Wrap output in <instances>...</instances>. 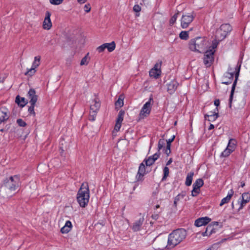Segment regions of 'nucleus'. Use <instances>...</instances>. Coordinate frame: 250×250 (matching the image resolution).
<instances>
[{"label":"nucleus","mask_w":250,"mask_h":250,"mask_svg":"<svg viewBox=\"0 0 250 250\" xmlns=\"http://www.w3.org/2000/svg\"><path fill=\"white\" fill-rule=\"evenodd\" d=\"M187 232L185 229H179L174 230L168 236L167 246L170 248H173L181 243L185 239Z\"/></svg>","instance_id":"f257e3e1"},{"label":"nucleus","mask_w":250,"mask_h":250,"mask_svg":"<svg viewBox=\"0 0 250 250\" xmlns=\"http://www.w3.org/2000/svg\"><path fill=\"white\" fill-rule=\"evenodd\" d=\"M208 45V41L204 38L197 37L189 41L188 47L190 50L201 53Z\"/></svg>","instance_id":"f03ea898"},{"label":"nucleus","mask_w":250,"mask_h":250,"mask_svg":"<svg viewBox=\"0 0 250 250\" xmlns=\"http://www.w3.org/2000/svg\"><path fill=\"white\" fill-rule=\"evenodd\" d=\"M77 199L81 207L84 208L87 205L89 199V190L87 183L82 184L77 193Z\"/></svg>","instance_id":"7ed1b4c3"},{"label":"nucleus","mask_w":250,"mask_h":250,"mask_svg":"<svg viewBox=\"0 0 250 250\" xmlns=\"http://www.w3.org/2000/svg\"><path fill=\"white\" fill-rule=\"evenodd\" d=\"M231 30L232 28L230 24L228 23L222 24L216 32V39L219 42L222 41Z\"/></svg>","instance_id":"20e7f679"},{"label":"nucleus","mask_w":250,"mask_h":250,"mask_svg":"<svg viewBox=\"0 0 250 250\" xmlns=\"http://www.w3.org/2000/svg\"><path fill=\"white\" fill-rule=\"evenodd\" d=\"M153 99L150 98L148 102H147L143 106L141 109L139 116L138 121H140L149 116L150 113L151 109V101Z\"/></svg>","instance_id":"39448f33"},{"label":"nucleus","mask_w":250,"mask_h":250,"mask_svg":"<svg viewBox=\"0 0 250 250\" xmlns=\"http://www.w3.org/2000/svg\"><path fill=\"white\" fill-rule=\"evenodd\" d=\"M195 16L193 13H189L188 14L182 16L181 20V25L183 28H187L189 24L193 21Z\"/></svg>","instance_id":"423d86ee"},{"label":"nucleus","mask_w":250,"mask_h":250,"mask_svg":"<svg viewBox=\"0 0 250 250\" xmlns=\"http://www.w3.org/2000/svg\"><path fill=\"white\" fill-rule=\"evenodd\" d=\"M214 51L213 49L206 51L203 58L204 63L207 67H209L214 61Z\"/></svg>","instance_id":"0eeeda50"},{"label":"nucleus","mask_w":250,"mask_h":250,"mask_svg":"<svg viewBox=\"0 0 250 250\" xmlns=\"http://www.w3.org/2000/svg\"><path fill=\"white\" fill-rule=\"evenodd\" d=\"M19 179L15 176L11 177L6 182V186L11 191H14L19 187Z\"/></svg>","instance_id":"6e6552de"},{"label":"nucleus","mask_w":250,"mask_h":250,"mask_svg":"<svg viewBox=\"0 0 250 250\" xmlns=\"http://www.w3.org/2000/svg\"><path fill=\"white\" fill-rule=\"evenodd\" d=\"M41 58L40 56H37L34 57V61L32 63V67L27 70L25 73V75H33L35 74L36 72L35 69L40 64Z\"/></svg>","instance_id":"1a4fd4ad"},{"label":"nucleus","mask_w":250,"mask_h":250,"mask_svg":"<svg viewBox=\"0 0 250 250\" xmlns=\"http://www.w3.org/2000/svg\"><path fill=\"white\" fill-rule=\"evenodd\" d=\"M124 115V111L120 110L119 111L117 118L116 119V123L114 127V130H116V131H118L121 128L122 123L123 121Z\"/></svg>","instance_id":"9d476101"},{"label":"nucleus","mask_w":250,"mask_h":250,"mask_svg":"<svg viewBox=\"0 0 250 250\" xmlns=\"http://www.w3.org/2000/svg\"><path fill=\"white\" fill-rule=\"evenodd\" d=\"M51 13L47 11L45 13V17L43 22V28L45 30H49L52 27V22L50 20Z\"/></svg>","instance_id":"9b49d317"},{"label":"nucleus","mask_w":250,"mask_h":250,"mask_svg":"<svg viewBox=\"0 0 250 250\" xmlns=\"http://www.w3.org/2000/svg\"><path fill=\"white\" fill-rule=\"evenodd\" d=\"M27 97L29 99L31 104H35L38 100V96L36 94V91L34 89H30L28 92Z\"/></svg>","instance_id":"f8f14e48"},{"label":"nucleus","mask_w":250,"mask_h":250,"mask_svg":"<svg viewBox=\"0 0 250 250\" xmlns=\"http://www.w3.org/2000/svg\"><path fill=\"white\" fill-rule=\"evenodd\" d=\"M9 118V113L5 108H0V124L7 120Z\"/></svg>","instance_id":"ddd939ff"},{"label":"nucleus","mask_w":250,"mask_h":250,"mask_svg":"<svg viewBox=\"0 0 250 250\" xmlns=\"http://www.w3.org/2000/svg\"><path fill=\"white\" fill-rule=\"evenodd\" d=\"M240 68V65H239L238 66L237 69L236 68L235 79V81H234V82L233 83L232 86L231 93H230V98H229V107H231V101H232V99L234 89L235 88V86H236V84L237 83V79H238V78L239 76Z\"/></svg>","instance_id":"4468645a"},{"label":"nucleus","mask_w":250,"mask_h":250,"mask_svg":"<svg viewBox=\"0 0 250 250\" xmlns=\"http://www.w3.org/2000/svg\"><path fill=\"white\" fill-rule=\"evenodd\" d=\"M101 103L98 98L96 97L91 102L90 109L91 111H98L100 107Z\"/></svg>","instance_id":"2eb2a0df"},{"label":"nucleus","mask_w":250,"mask_h":250,"mask_svg":"<svg viewBox=\"0 0 250 250\" xmlns=\"http://www.w3.org/2000/svg\"><path fill=\"white\" fill-rule=\"evenodd\" d=\"M178 85V83L175 80L172 81L167 84V91L170 93H173L177 89Z\"/></svg>","instance_id":"dca6fc26"},{"label":"nucleus","mask_w":250,"mask_h":250,"mask_svg":"<svg viewBox=\"0 0 250 250\" xmlns=\"http://www.w3.org/2000/svg\"><path fill=\"white\" fill-rule=\"evenodd\" d=\"M146 172V168L145 165L141 163L139 166L138 173L136 175L137 180H141Z\"/></svg>","instance_id":"f3484780"},{"label":"nucleus","mask_w":250,"mask_h":250,"mask_svg":"<svg viewBox=\"0 0 250 250\" xmlns=\"http://www.w3.org/2000/svg\"><path fill=\"white\" fill-rule=\"evenodd\" d=\"M159 157V154L155 153L152 156L149 157L147 159L145 160L146 165L147 166H150L154 164L155 161Z\"/></svg>","instance_id":"a211bd4d"},{"label":"nucleus","mask_w":250,"mask_h":250,"mask_svg":"<svg viewBox=\"0 0 250 250\" xmlns=\"http://www.w3.org/2000/svg\"><path fill=\"white\" fill-rule=\"evenodd\" d=\"M222 226V224L219 223L218 222H213L207 227V229H211V232H215L216 229L221 228Z\"/></svg>","instance_id":"6ab92c4d"},{"label":"nucleus","mask_w":250,"mask_h":250,"mask_svg":"<svg viewBox=\"0 0 250 250\" xmlns=\"http://www.w3.org/2000/svg\"><path fill=\"white\" fill-rule=\"evenodd\" d=\"M143 220H137L132 225L131 228L134 231H137L141 229L143 223Z\"/></svg>","instance_id":"aec40b11"},{"label":"nucleus","mask_w":250,"mask_h":250,"mask_svg":"<svg viewBox=\"0 0 250 250\" xmlns=\"http://www.w3.org/2000/svg\"><path fill=\"white\" fill-rule=\"evenodd\" d=\"M72 227V225L71 222L68 220L66 222L64 226L62 228L61 232L62 233H67L71 230Z\"/></svg>","instance_id":"412c9836"},{"label":"nucleus","mask_w":250,"mask_h":250,"mask_svg":"<svg viewBox=\"0 0 250 250\" xmlns=\"http://www.w3.org/2000/svg\"><path fill=\"white\" fill-rule=\"evenodd\" d=\"M242 201L241 202V205L240 207V208H242L247 203L250 201V195L248 193H244L242 195Z\"/></svg>","instance_id":"4be33fe9"},{"label":"nucleus","mask_w":250,"mask_h":250,"mask_svg":"<svg viewBox=\"0 0 250 250\" xmlns=\"http://www.w3.org/2000/svg\"><path fill=\"white\" fill-rule=\"evenodd\" d=\"M233 194V191L232 190V189H231L230 190V192L229 193V194H228L227 197L222 199V200H221V202L220 204V206H222L224 204L228 203L230 201Z\"/></svg>","instance_id":"5701e85b"},{"label":"nucleus","mask_w":250,"mask_h":250,"mask_svg":"<svg viewBox=\"0 0 250 250\" xmlns=\"http://www.w3.org/2000/svg\"><path fill=\"white\" fill-rule=\"evenodd\" d=\"M16 102L21 107L24 106L27 103V101L24 98H21L19 96L16 97Z\"/></svg>","instance_id":"b1692460"},{"label":"nucleus","mask_w":250,"mask_h":250,"mask_svg":"<svg viewBox=\"0 0 250 250\" xmlns=\"http://www.w3.org/2000/svg\"><path fill=\"white\" fill-rule=\"evenodd\" d=\"M211 220H195L194 225L197 227L207 225Z\"/></svg>","instance_id":"393cba45"},{"label":"nucleus","mask_w":250,"mask_h":250,"mask_svg":"<svg viewBox=\"0 0 250 250\" xmlns=\"http://www.w3.org/2000/svg\"><path fill=\"white\" fill-rule=\"evenodd\" d=\"M236 145V141L235 139H230L229 140L227 148L232 152L234 150Z\"/></svg>","instance_id":"a878e982"},{"label":"nucleus","mask_w":250,"mask_h":250,"mask_svg":"<svg viewBox=\"0 0 250 250\" xmlns=\"http://www.w3.org/2000/svg\"><path fill=\"white\" fill-rule=\"evenodd\" d=\"M77 38L74 35H70L67 37V41L68 44L74 45L77 43Z\"/></svg>","instance_id":"bb28decb"},{"label":"nucleus","mask_w":250,"mask_h":250,"mask_svg":"<svg viewBox=\"0 0 250 250\" xmlns=\"http://www.w3.org/2000/svg\"><path fill=\"white\" fill-rule=\"evenodd\" d=\"M210 118L208 119V121H215L218 117V112H216V111H214L212 113V114H211L210 115L206 114L205 115V118L206 120H207V117Z\"/></svg>","instance_id":"cd10ccee"},{"label":"nucleus","mask_w":250,"mask_h":250,"mask_svg":"<svg viewBox=\"0 0 250 250\" xmlns=\"http://www.w3.org/2000/svg\"><path fill=\"white\" fill-rule=\"evenodd\" d=\"M193 175L194 173L193 172H189L188 174L185 182L186 186H189L191 185Z\"/></svg>","instance_id":"c85d7f7f"},{"label":"nucleus","mask_w":250,"mask_h":250,"mask_svg":"<svg viewBox=\"0 0 250 250\" xmlns=\"http://www.w3.org/2000/svg\"><path fill=\"white\" fill-rule=\"evenodd\" d=\"M105 46V48H107L109 52L113 51L116 47V44L114 42H112L110 43H105L104 44Z\"/></svg>","instance_id":"c756f323"},{"label":"nucleus","mask_w":250,"mask_h":250,"mask_svg":"<svg viewBox=\"0 0 250 250\" xmlns=\"http://www.w3.org/2000/svg\"><path fill=\"white\" fill-rule=\"evenodd\" d=\"M204 185L203 180L202 179H198L193 185V188L200 189V188Z\"/></svg>","instance_id":"7c9ffc66"},{"label":"nucleus","mask_w":250,"mask_h":250,"mask_svg":"<svg viewBox=\"0 0 250 250\" xmlns=\"http://www.w3.org/2000/svg\"><path fill=\"white\" fill-rule=\"evenodd\" d=\"M90 58L89 56V53H87L86 55L82 59L80 65H87L90 61Z\"/></svg>","instance_id":"2f4dec72"},{"label":"nucleus","mask_w":250,"mask_h":250,"mask_svg":"<svg viewBox=\"0 0 250 250\" xmlns=\"http://www.w3.org/2000/svg\"><path fill=\"white\" fill-rule=\"evenodd\" d=\"M175 136H173V138L167 141V148L165 150V153L168 156L170 153V143L174 140Z\"/></svg>","instance_id":"473e14b6"},{"label":"nucleus","mask_w":250,"mask_h":250,"mask_svg":"<svg viewBox=\"0 0 250 250\" xmlns=\"http://www.w3.org/2000/svg\"><path fill=\"white\" fill-rule=\"evenodd\" d=\"M124 97L122 95H120L117 101L115 103L116 108H120L124 105Z\"/></svg>","instance_id":"72a5a7b5"},{"label":"nucleus","mask_w":250,"mask_h":250,"mask_svg":"<svg viewBox=\"0 0 250 250\" xmlns=\"http://www.w3.org/2000/svg\"><path fill=\"white\" fill-rule=\"evenodd\" d=\"M233 73L234 72L232 71V69L229 68L228 71L224 74V77L225 78H228L229 80H231V81H232L233 77Z\"/></svg>","instance_id":"f704fd0d"},{"label":"nucleus","mask_w":250,"mask_h":250,"mask_svg":"<svg viewBox=\"0 0 250 250\" xmlns=\"http://www.w3.org/2000/svg\"><path fill=\"white\" fill-rule=\"evenodd\" d=\"M161 72H158L156 70L151 69L149 71V75L151 77L158 78L161 75Z\"/></svg>","instance_id":"c9c22d12"},{"label":"nucleus","mask_w":250,"mask_h":250,"mask_svg":"<svg viewBox=\"0 0 250 250\" xmlns=\"http://www.w3.org/2000/svg\"><path fill=\"white\" fill-rule=\"evenodd\" d=\"M179 37L182 40H188V31H182L179 34Z\"/></svg>","instance_id":"e433bc0d"},{"label":"nucleus","mask_w":250,"mask_h":250,"mask_svg":"<svg viewBox=\"0 0 250 250\" xmlns=\"http://www.w3.org/2000/svg\"><path fill=\"white\" fill-rule=\"evenodd\" d=\"M179 14V12L175 14L170 19L169 21V24L170 25H172L176 21L177 18L178 17V15Z\"/></svg>","instance_id":"4c0bfd02"},{"label":"nucleus","mask_w":250,"mask_h":250,"mask_svg":"<svg viewBox=\"0 0 250 250\" xmlns=\"http://www.w3.org/2000/svg\"><path fill=\"white\" fill-rule=\"evenodd\" d=\"M161 65H162V62L161 61L159 62L156 63L155 64L154 67L153 68H152L151 69H153L154 70H156L158 72H161Z\"/></svg>","instance_id":"58836bf2"},{"label":"nucleus","mask_w":250,"mask_h":250,"mask_svg":"<svg viewBox=\"0 0 250 250\" xmlns=\"http://www.w3.org/2000/svg\"><path fill=\"white\" fill-rule=\"evenodd\" d=\"M97 112L98 111L90 110L89 117V120L93 121L95 120Z\"/></svg>","instance_id":"ea45409f"},{"label":"nucleus","mask_w":250,"mask_h":250,"mask_svg":"<svg viewBox=\"0 0 250 250\" xmlns=\"http://www.w3.org/2000/svg\"><path fill=\"white\" fill-rule=\"evenodd\" d=\"M131 249L133 250H137L139 249V245L138 242H132L130 245Z\"/></svg>","instance_id":"a19ab883"},{"label":"nucleus","mask_w":250,"mask_h":250,"mask_svg":"<svg viewBox=\"0 0 250 250\" xmlns=\"http://www.w3.org/2000/svg\"><path fill=\"white\" fill-rule=\"evenodd\" d=\"M168 174L169 169L167 167H166L164 168V176L162 178V180H165L168 176Z\"/></svg>","instance_id":"79ce46f5"},{"label":"nucleus","mask_w":250,"mask_h":250,"mask_svg":"<svg viewBox=\"0 0 250 250\" xmlns=\"http://www.w3.org/2000/svg\"><path fill=\"white\" fill-rule=\"evenodd\" d=\"M35 104H31L28 108V112L30 114L33 115V116H35L36 113L34 111V107Z\"/></svg>","instance_id":"37998d69"},{"label":"nucleus","mask_w":250,"mask_h":250,"mask_svg":"<svg viewBox=\"0 0 250 250\" xmlns=\"http://www.w3.org/2000/svg\"><path fill=\"white\" fill-rule=\"evenodd\" d=\"M232 152V151H230L229 150V149L228 148H226V149L222 153V154L221 155L223 156V157H227L229 155V154Z\"/></svg>","instance_id":"c03bdc74"},{"label":"nucleus","mask_w":250,"mask_h":250,"mask_svg":"<svg viewBox=\"0 0 250 250\" xmlns=\"http://www.w3.org/2000/svg\"><path fill=\"white\" fill-rule=\"evenodd\" d=\"M18 125L21 127H24L26 125V123L21 119H19L17 120Z\"/></svg>","instance_id":"a18cd8bd"},{"label":"nucleus","mask_w":250,"mask_h":250,"mask_svg":"<svg viewBox=\"0 0 250 250\" xmlns=\"http://www.w3.org/2000/svg\"><path fill=\"white\" fill-rule=\"evenodd\" d=\"M186 195L185 192H182L180 194H179L178 195H177L174 200L178 202L181 199L183 198Z\"/></svg>","instance_id":"49530a36"},{"label":"nucleus","mask_w":250,"mask_h":250,"mask_svg":"<svg viewBox=\"0 0 250 250\" xmlns=\"http://www.w3.org/2000/svg\"><path fill=\"white\" fill-rule=\"evenodd\" d=\"M165 144V140L164 139H160L158 142V147L159 151L162 149Z\"/></svg>","instance_id":"de8ad7c7"},{"label":"nucleus","mask_w":250,"mask_h":250,"mask_svg":"<svg viewBox=\"0 0 250 250\" xmlns=\"http://www.w3.org/2000/svg\"><path fill=\"white\" fill-rule=\"evenodd\" d=\"M50 2L53 5H59L61 4L63 0H49Z\"/></svg>","instance_id":"09e8293b"},{"label":"nucleus","mask_w":250,"mask_h":250,"mask_svg":"<svg viewBox=\"0 0 250 250\" xmlns=\"http://www.w3.org/2000/svg\"><path fill=\"white\" fill-rule=\"evenodd\" d=\"M200 192V189H196L195 188H193V189L191 191V195L193 197L196 196Z\"/></svg>","instance_id":"8fccbe9b"},{"label":"nucleus","mask_w":250,"mask_h":250,"mask_svg":"<svg viewBox=\"0 0 250 250\" xmlns=\"http://www.w3.org/2000/svg\"><path fill=\"white\" fill-rule=\"evenodd\" d=\"M84 9L86 12H87V13L89 12L91 10V6H90V4L87 3L86 4H85L84 6Z\"/></svg>","instance_id":"3c124183"},{"label":"nucleus","mask_w":250,"mask_h":250,"mask_svg":"<svg viewBox=\"0 0 250 250\" xmlns=\"http://www.w3.org/2000/svg\"><path fill=\"white\" fill-rule=\"evenodd\" d=\"M133 10L135 12L138 13L141 10V8L139 5L136 4L133 7Z\"/></svg>","instance_id":"603ef678"},{"label":"nucleus","mask_w":250,"mask_h":250,"mask_svg":"<svg viewBox=\"0 0 250 250\" xmlns=\"http://www.w3.org/2000/svg\"><path fill=\"white\" fill-rule=\"evenodd\" d=\"M105 46L104 44L101 45V46H99L98 47H97V51L99 52V53H101V52H102L104 51V50L105 49Z\"/></svg>","instance_id":"864d4df0"},{"label":"nucleus","mask_w":250,"mask_h":250,"mask_svg":"<svg viewBox=\"0 0 250 250\" xmlns=\"http://www.w3.org/2000/svg\"><path fill=\"white\" fill-rule=\"evenodd\" d=\"M156 220H154V221H152L151 220H148V221H149V223L150 224H151V225L154 224L155 225V227H156L157 228V226H159V225L158 224Z\"/></svg>","instance_id":"5fc2aeb1"},{"label":"nucleus","mask_w":250,"mask_h":250,"mask_svg":"<svg viewBox=\"0 0 250 250\" xmlns=\"http://www.w3.org/2000/svg\"><path fill=\"white\" fill-rule=\"evenodd\" d=\"M232 81H231V80H229L228 81L223 82L222 83L225 84H230V83H232Z\"/></svg>","instance_id":"6e6d98bb"},{"label":"nucleus","mask_w":250,"mask_h":250,"mask_svg":"<svg viewBox=\"0 0 250 250\" xmlns=\"http://www.w3.org/2000/svg\"><path fill=\"white\" fill-rule=\"evenodd\" d=\"M220 104V101L218 99L217 100H215L214 101V105H216V106H218Z\"/></svg>","instance_id":"4d7b16f0"},{"label":"nucleus","mask_w":250,"mask_h":250,"mask_svg":"<svg viewBox=\"0 0 250 250\" xmlns=\"http://www.w3.org/2000/svg\"><path fill=\"white\" fill-rule=\"evenodd\" d=\"M227 240V239L226 238H224V239H222L220 241H219V242L217 243V244H222V243L224 242L225 241H226Z\"/></svg>","instance_id":"13d9d810"},{"label":"nucleus","mask_w":250,"mask_h":250,"mask_svg":"<svg viewBox=\"0 0 250 250\" xmlns=\"http://www.w3.org/2000/svg\"><path fill=\"white\" fill-rule=\"evenodd\" d=\"M172 162V158H170L167 163V166L169 165Z\"/></svg>","instance_id":"bf43d9fd"},{"label":"nucleus","mask_w":250,"mask_h":250,"mask_svg":"<svg viewBox=\"0 0 250 250\" xmlns=\"http://www.w3.org/2000/svg\"><path fill=\"white\" fill-rule=\"evenodd\" d=\"M214 127V126L212 124H210L209 127H208V130H211V129H213Z\"/></svg>","instance_id":"052dcab7"},{"label":"nucleus","mask_w":250,"mask_h":250,"mask_svg":"<svg viewBox=\"0 0 250 250\" xmlns=\"http://www.w3.org/2000/svg\"><path fill=\"white\" fill-rule=\"evenodd\" d=\"M78 2L80 3H84L87 0H77Z\"/></svg>","instance_id":"680f3d73"},{"label":"nucleus","mask_w":250,"mask_h":250,"mask_svg":"<svg viewBox=\"0 0 250 250\" xmlns=\"http://www.w3.org/2000/svg\"><path fill=\"white\" fill-rule=\"evenodd\" d=\"M177 203H178V202L174 200L173 205H174V206L175 207V208L177 207Z\"/></svg>","instance_id":"e2e57ef3"},{"label":"nucleus","mask_w":250,"mask_h":250,"mask_svg":"<svg viewBox=\"0 0 250 250\" xmlns=\"http://www.w3.org/2000/svg\"><path fill=\"white\" fill-rule=\"evenodd\" d=\"M245 182H241V187H242V188L244 187L245 186Z\"/></svg>","instance_id":"0e129e2a"},{"label":"nucleus","mask_w":250,"mask_h":250,"mask_svg":"<svg viewBox=\"0 0 250 250\" xmlns=\"http://www.w3.org/2000/svg\"><path fill=\"white\" fill-rule=\"evenodd\" d=\"M166 242H167V240L165 239L164 240V245H163V246H162V248H163L165 247V245H166Z\"/></svg>","instance_id":"69168bd1"},{"label":"nucleus","mask_w":250,"mask_h":250,"mask_svg":"<svg viewBox=\"0 0 250 250\" xmlns=\"http://www.w3.org/2000/svg\"><path fill=\"white\" fill-rule=\"evenodd\" d=\"M198 219H209V218L208 217H202L199 218Z\"/></svg>","instance_id":"338daca9"},{"label":"nucleus","mask_w":250,"mask_h":250,"mask_svg":"<svg viewBox=\"0 0 250 250\" xmlns=\"http://www.w3.org/2000/svg\"><path fill=\"white\" fill-rule=\"evenodd\" d=\"M7 130V129H4V128H2V129H1L0 130V131H1V132L6 131Z\"/></svg>","instance_id":"774afa93"}]
</instances>
